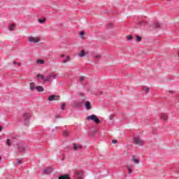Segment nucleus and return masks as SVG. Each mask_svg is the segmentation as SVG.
<instances>
[{
  "label": "nucleus",
  "instance_id": "e433bc0d",
  "mask_svg": "<svg viewBox=\"0 0 179 179\" xmlns=\"http://www.w3.org/2000/svg\"><path fill=\"white\" fill-rule=\"evenodd\" d=\"M83 79H84L83 76H81V77L80 78V80H83Z\"/></svg>",
  "mask_w": 179,
  "mask_h": 179
},
{
  "label": "nucleus",
  "instance_id": "6e6552de",
  "mask_svg": "<svg viewBox=\"0 0 179 179\" xmlns=\"http://www.w3.org/2000/svg\"><path fill=\"white\" fill-rule=\"evenodd\" d=\"M127 169L128 170L129 174H132V170H134L135 165H134V164H128L127 166Z\"/></svg>",
  "mask_w": 179,
  "mask_h": 179
},
{
  "label": "nucleus",
  "instance_id": "1a4fd4ad",
  "mask_svg": "<svg viewBox=\"0 0 179 179\" xmlns=\"http://www.w3.org/2000/svg\"><path fill=\"white\" fill-rule=\"evenodd\" d=\"M77 179H82L83 178V171H78L77 175H76Z\"/></svg>",
  "mask_w": 179,
  "mask_h": 179
},
{
  "label": "nucleus",
  "instance_id": "0eeeda50",
  "mask_svg": "<svg viewBox=\"0 0 179 179\" xmlns=\"http://www.w3.org/2000/svg\"><path fill=\"white\" fill-rule=\"evenodd\" d=\"M27 149V146H26L24 143H20L18 145L19 152H24Z\"/></svg>",
  "mask_w": 179,
  "mask_h": 179
},
{
  "label": "nucleus",
  "instance_id": "f03ea898",
  "mask_svg": "<svg viewBox=\"0 0 179 179\" xmlns=\"http://www.w3.org/2000/svg\"><path fill=\"white\" fill-rule=\"evenodd\" d=\"M133 142L135 143V145H138V146H143L145 143L142 139H141V137L139 136H135L133 138Z\"/></svg>",
  "mask_w": 179,
  "mask_h": 179
},
{
  "label": "nucleus",
  "instance_id": "2f4dec72",
  "mask_svg": "<svg viewBox=\"0 0 179 179\" xmlns=\"http://www.w3.org/2000/svg\"><path fill=\"white\" fill-rule=\"evenodd\" d=\"M17 164H22V160L17 159Z\"/></svg>",
  "mask_w": 179,
  "mask_h": 179
},
{
  "label": "nucleus",
  "instance_id": "72a5a7b5",
  "mask_svg": "<svg viewBox=\"0 0 179 179\" xmlns=\"http://www.w3.org/2000/svg\"><path fill=\"white\" fill-rule=\"evenodd\" d=\"M80 36H85V32H84V31H81V32L80 33Z\"/></svg>",
  "mask_w": 179,
  "mask_h": 179
},
{
  "label": "nucleus",
  "instance_id": "473e14b6",
  "mask_svg": "<svg viewBox=\"0 0 179 179\" xmlns=\"http://www.w3.org/2000/svg\"><path fill=\"white\" fill-rule=\"evenodd\" d=\"M155 27H160V23L157 22V23H155Z\"/></svg>",
  "mask_w": 179,
  "mask_h": 179
},
{
  "label": "nucleus",
  "instance_id": "393cba45",
  "mask_svg": "<svg viewBox=\"0 0 179 179\" xmlns=\"http://www.w3.org/2000/svg\"><path fill=\"white\" fill-rule=\"evenodd\" d=\"M7 145L8 146H12V142L10 141V139H7Z\"/></svg>",
  "mask_w": 179,
  "mask_h": 179
},
{
  "label": "nucleus",
  "instance_id": "f704fd0d",
  "mask_svg": "<svg viewBox=\"0 0 179 179\" xmlns=\"http://www.w3.org/2000/svg\"><path fill=\"white\" fill-rule=\"evenodd\" d=\"M112 143H117V140H113Z\"/></svg>",
  "mask_w": 179,
  "mask_h": 179
},
{
  "label": "nucleus",
  "instance_id": "dca6fc26",
  "mask_svg": "<svg viewBox=\"0 0 179 179\" xmlns=\"http://www.w3.org/2000/svg\"><path fill=\"white\" fill-rule=\"evenodd\" d=\"M131 161H132L134 163H135V164H139V159H136L134 155H133V156L131 157Z\"/></svg>",
  "mask_w": 179,
  "mask_h": 179
},
{
  "label": "nucleus",
  "instance_id": "f257e3e1",
  "mask_svg": "<svg viewBox=\"0 0 179 179\" xmlns=\"http://www.w3.org/2000/svg\"><path fill=\"white\" fill-rule=\"evenodd\" d=\"M21 121L24 124V125H29V122L30 121V114L24 113L21 118Z\"/></svg>",
  "mask_w": 179,
  "mask_h": 179
},
{
  "label": "nucleus",
  "instance_id": "7ed1b4c3",
  "mask_svg": "<svg viewBox=\"0 0 179 179\" xmlns=\"http://www.w3.org/2000/svg\"><path fill=\"white\" fill-rule=\"evenodd\" d=\"M57 76L58 75L57 74H49L47 77H45L44 82H49V83H52V80L57 79Z\"/></svg>",
  "mask_w": 179,
  "mask_h": 179
},
{
  "label": "nucleus",
  "instance_id": "4468645a",
  "mask_svg": "<svg viewBox=\"0 0 179 179\" xmlns=\"http://www.w3.org/2000/svg\"><path fill=\"white\" fill-rule=\"evenodd\" d=\"M71 61V56H66V58L62 59L63 64H66L67 62H69Z\"/></svg>",
  "mask_w": 179,
  "mask_h": 179
},
{
  "label": "nucleus",
  "instance_id": "bb28decb",
  "mask_svg": "<svg viewBox=\"0 0 179 179\" xmlns=\"http://www.w3.org/2000/svg\"><path fill=\"white\" fill-rule=\"evenodd\" d=\"M142 38H141V36H136V41H141Z\"/></svg>",
  "mask_w": 179,
  "mask_h": 179
},
{
  "label": "nucleus",
  "instance_id": "c85d7f7f",
  "mask_svg": "<svg viewBox=\"0 0 179 179\" xmlns=\"http://www.w3.org/2000/svg\"><path fill=\"white\" fill-rule=\"evenodd\" d=\"M13 64H14V65H18V66H20V65H22V64L17 63L15 61L13 62Z\"/></svg>",
  "mask_w": 179,
  "mask_h": 179
},
{
  "label": "nucleus",
  "instance_id": "aec40b11",
  "mask_svg": "<svg viewBox=\"0 0 179 179\" xmlns=\"http://www.w3.org/2000/svg\"><path fill=\"white\" fill-rule=\"evenodd\" d=\"M58 179H71L68 175L61 176Z\"/></svg>",
  "mask_w": 179,
  "mask_h": 179
},
{
  "label": "nucleus",
  "instance_id": "c9c22d12",
  "mask_svg": "<svg viewBox=\"0 0 179 179\" xmlns=\"http://www.w3.org/2000/svg\"><path fill=\"white\" fill-rule=\"evenodd\" d=\"M60 57L61 58H65V55H61Z\"/></svg>",
  "mask_w": 179,
  "mask_h": 179
},
{
  "label": "nucleus",
  "instance_id": "39448f33",
  "mask_svg": "<svg viewBox=\"0 0 179 179\" xmlns=\"http://www.w3.org/2000/svg\"><path fill=\"white\" fill-rule=\"evenodd\" d=\"M28 41L29 43H34V44H36L37 43H40V38L37 37L29 36L28 37Z\"/></svg>",
  "mask_w": 179,
  "mask_h": 179
},
{
  "label": "nucleus",
  "instance_id": "423d86ee",
  "mask_svg": "<svg viewBox=\"0 0 179 179\" xmlns=\"http://www.w3.org/2000/svg\"><path fill=\"white\" fill-rule=\"evenodd\" d=\"M55 100H59V96L53 94L50 95L48 99V101H54Z\"/></svg>",
  "mask_w": 179,
  "mask_h": 179
},
{
  "label": "nucleus",
  "instance_id": "9b49d317",
  "mask_svg": "<svg viewBox=\"0 0 179 179\" xmlns=\"http://www.w3.org/2000/svg\"><path fill=\"white\" fill-rule=\"evenodd\" d=\"M74 150H79V149H82L83 146L80 145H77L76 143L73 144Z\"/></svg>",
  "mask_w": 179,
  "mask_h": 179
},
{
  "label": "nucleus",
  "instance_id": "58836bf2",
  "mask_svg": "<svg viewBox=\"0 0 179 179\" xmlns=\"http://www.w3.org/2000/svg\"><path fill=\"white\" fill-rule=\"evenodd\" d=\"M169 93L173 94V91L172 90L169 91Z\"/></svg>",
  "mask_w": 179,
  "mask_h": 179
},
{
  "label": "nucleus",
  "instance_id": "5701e85b",
  "mask_svg": "<svg viewBox=\"0 0 179 179\" xmlns=\"http://www.w3.org/2000/svg\"><path fill=\"white\" fill-rule=\"evenodd\" d=\"M68 135H69V131L68 130L64 131L63 132V136H68Z\"/></svg>",
  "mask_w": 179,
  "mask_h": 179
},
{
  "label": "nucleus",
  "instance_id": "7c9ffc66",
  "mask_svg": "<svg viewBox=\"0 0 179 179\" xmlns=\"http://www.w3.org/2000/svg\"><path fill=\"white\" fill-rule=\"evenodd\" d=\"M61 127H56L55 129L53 131H56V132H58V129H60Z\"/></svg>",
  "mask_w": 179,
  "mask_h": 179
},
{
  "label": "nucleus",
  "instance_id": "a211bd4d",
  "mask_svg": "<svg viewBox=\"0 0 179 179\" xmlns=\"http://www.w3.org/2000/svg\"><path fill=\"white\" fill-rule=\"evenodd\" d=\"M45 61L44 60H43V59H38L37 61H36V64H38V65H43V64H45Z\"/></svg>",
  "mask_w": 179,
  "mask_h": 179
},
{
  "label": "nucleus",
  "instance_id": "412c9836",
  "mask_svg": "<svg viewBox=\"0 0 179 179\" xmlns=\"http://www.w3.org/2000/svg\"><path fill=\"white\" fill-rule=\"evenodd\" d=\"M85 51L82 50L80 53L78 54V57H80V58H83L85 57Z\"/></svg>",
  "mask_w": 179,
  "mask_h": 179
},
{
  "label": "nucleus",
  "instance_id": "cd10ccee",
  "mask_svg": "<svg viewBox=\"0 0 179 179\" xmlns=\"http://www.w3.org/2000/svg\"><path fill=\"white\" fill-rule=\"evenodd\" d=\"M65 106H66V104L65 103H63L62 104V110H65Z\"/></svg>",
  "mask_w": 179,
  "mask_h": 179
},
{
  "label": "nucleus",
  "instance_id": "b1692460",
  "mask_svg": "<svg viewBox=\"0 0 179 179\" xmlns=\"http://www.w3.org/2000/svg\"><path fill=\"white\" fill-rule=\"evenodd\" d=\"M38 22L43 24V23H45V18H43V19H39L38 20Z\"/></svg>",
  "mask_w": 179,
  "mask_h": 179
},
{
  "label": "nucleus",
  "instance_id": "c756f323",
  "mask_svg": "<svg viewBox=\"0 0 179 179\" xmlns=\"http://www.w3.org/2000/svg\"><path fill=\"white\" fill-rule=\"evenodd\" d=\"M127 40H132V36L129 35L127 36Z\"/></svg>",
  "mask_w": 179,
  "mask_h": 179
},
{
  "label": "nucleus",
  "instance_id": "4be33fe9",
  "mask_svg": "<svg viewBox=\"0 0 179 179\" xmlns=\"http://www.w3.org/2000/svg\"><path fill=\"white\" fill-rule=\"evenodd\" d=\"M143 90L145 92V93H149V90H150V89L148 87H144L143 88Z\"/></svg>",
  "mask_w": 179,
  "mask_h": 179
},
{
  "label": "nucleus",
  "instance_id": "6ab92c4d",
  "mask_svg": "<svg viewBox=\"0 0 179 179\" xmlns=\"http://www.w3.org/2000/svg\"><path fill=\"white\" fill-rule=\"evenodd\" d=\"M37 78L38 79H41L44 82V80L45 79V77L44 76V75L38 74L37 75Z\"/></svg>",
  "mask_w": 179,
  "mask_h": 179
},
{
  "label": "nucleus",
  "instance_id": "79ce46f5",
  "mask_svg": "<svg viewBox=\"0 0 179 179\" xmlns=\"http://www.w3.org/2000/svg\"><path fill=\"white\" fill-rule=\"evenodd\" d=\"M168 1H170V0H168Z\"/></svg>",
  "mask_w": 179,
  "mask_h": 179
},
{
  "label": "nucleus",
  "instance_id": "4c0bfd02",
  "mask_svg": "<svg viewBox=\"0 0 179 179\" xmlns=\"http://www.w3.org/2000/svg\"><path fill=\"white\" fill-rule=\"evenodd\" d=\"M2 131V127L0 126V132Z\"/></svg>",
  "mask_w": 179,
  "mask_h": 179
},
{
  "label": "nucleus",
  "instance_id": "9d476101",
  "mask_svg": "<svg viewBox=\"0 0 179 179\" xmlns=\"http://www.w3.org/2000/svg\"><path fill=\"white\" fill-rule=\"evenodd\" d=\"M29 87H30V90L31 92L36 90V87H37V86H36V84L34 83H30Z\"/></svg>",
  "mask_w": 179,
  "mask_h": 179
},
{
  "label": "nucleus",
  "instance_id": "f8f14e48",
  "mask_svg": "<svg viewBox=\"0 0 179 179\" xmlns=\"http://www.w3.org/2000/svg\"><path fill=\"white\" fill-rule=\"evenodd\" d=\"M36 92H44V87L43 86L38 85L36 87Z\"/></svg>",
  "mask_w": 179,
  "mask_h": 179
},
{
  "label": "nucleus",
  "instance_id": "f3484780",
  "mask_svg": "<svg viewBox=\"0 0 179 179\" xmlns=\"http://www.w3.org/2000/svg\"><path fill=\"white\" fill-rule=\"evenodd\" d=\"M160 118H161V120H163L164 121H167V115H166L164 113H162L160 115Z\"/></svg>",
  "mask_w": 179,
  "mask_h": 179
},
{
  "label": "nucleus",
  "instance_id": "20e7f679",
  "mask_svg": "<svg viewBox=\"0 0 179 179\" xmlns=\"http://www.w3.org/2000/svg\"><path fill=\"white\" fill-rule=\"evenodd\" d=\"M87 120L89 121L92 120L93 122H96V124H99L100 122V119L96 116V115H91L87 117Z\"/></svg>",
  "mask_w": 179,
  "mask_h": 179
},
{
  "label": "nucleus",
  "instance_id": "a878e982",
  "mask_svg": "<svg viewBox=\"0 0 179 179\" xmlns=\"http://www.w3.org/2000/svg\"><path fill=\"white\" fill-rule=\"evenodd\" d=\"M15 27V26L13 25V24H11L10 26V27H9V30L10 31H12V30H13V28Z\"/></svg>",
  "mask_w": 179,
  "mask_h": 179
},
{
  "label": "nucleus",
  "instance_id": "a19ab883",
  "mask_svg": "<svg viewBox=\"0 0 179 179\" xmlns=\"http://www.w3.org/2000/svg\"><path fill=\"white\" fill-rule=\"evenodd\" d=\"M83 104V103H80V106H82Z\"/></svg>",
  "mask_w": 179,
  "mask_h": 179
},
{
  "label": "nucleus",
  "instance_id": "2eb2a0df",
  "mask_svg": "<svg viewBox=\"0 0 179 179\" xmlns=\"http://www.w3.org/2000/svg\"><path fill=\"white\" fill-rule=\"evenodd\" d=\"M85 107L86 110H90L92 108V104L90 103V101H87L85 103Z\"/></svg>",
  "mask_w": 179,
  "mask_h": 179
},
{
  "label": "nucleus",
  "instance_id": "ea45409f",
  "mask_svg": "<svg viewBox=\"0 0 179 179\" xmlns=\"http://www.w3.org/2000/svg\"><path fill=\"white\" fill-rule=\"evenodd\" d=\"M1 159H2V157H1V155H0V162H1Z\"/></svg>",
  "mask_w": 179,
  "mask_h": 179
},
{
  "label": "nucleus",
  "instance_id": "ddd939ff",
  "mask_svg": "<svg viewBox=\"0 0 179 179\" xmlns=\"http://www.w3.org/2000/svg\"><path fill=\"white\" fill-rule=\"evenodd\" d=\"M44 174H50V173H52V169L51 168H46L43 170Z\"/></svg>",
  "mask_w": 179,
  "mask_h": 179
}]
</instances>
